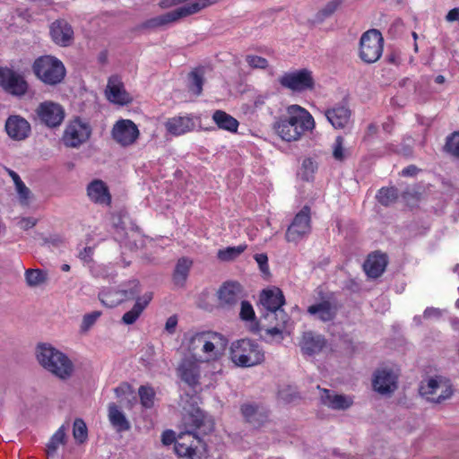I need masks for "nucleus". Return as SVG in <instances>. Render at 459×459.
I'll list each match as a JSON object with an SVG mask.
<instances>
[{
    "label": "nucleus",
    "mask_w": 459,
    "mask_h": 459,
    "mask_svg": "<svg viewBox=\"0 0 459 459\" xmlns=\"http://www.w3.org/2000/svg\"><path fill=\"white\" fill-rule=\"evenodd\" d=\"M185 431L180 432L175 441L174 450L180 457L193 459L199 453L200 446L205 450L202 440L204 435L212 430V423L206 420L200 410L184 418Z\"/></svg>",
    "instance_id": "obj_1"
},
{
    "label": "nucleus",
    "mask_w": 459,
    "mask_h": 459,
    "mask_svg": "<svg viewBox=\"0 0 459 459\" xmlns=\"http://www.w3.org/2000/svg\"><path fill=\"white\" fill-rule=\"evenodd\" d=\"M315 127V121L310 113L299 105L287 108V116L275 122L273 128L284 141H297L306 132Z\"/></svg>",
    "instance_id": "obj_2"
},
{
    "label": "nucleus",
    "mask_w": 459,
    "mask_h": 459,
    "mask_svg": "<svg viewBox=\"0 0 459 459\" xmlns=\"http://www.w3.org/2000/svg\"><path fill=\"white\" fill-rule=\"evenodd\" d=\"M36 356L39 363L59 379L67 380L74 372V365L68 356L51 344H39Z\"/></svg>",
    "instance_id": "obj_3"
},
{
    "label": "nucleus",
    "mask_w": 459,
    "mask_h": 459,
    "mask_svg": "<svg viewBox=\"0 0 459 459\" xmlns=\"http://www.w3.org/2000/svg\"><path fill=\"white\" fill-rule=\"evenodd\" d=\"M230 358L238 367L251 368L264 361V351L257 342L244 338L231 343Z\"/></svg>",
    "instance_id": "obj_4"
},
{
    "label": "nucleus",
    "mask_w": 459,
    "mask_h": 459,
    "mask_svg": "<svg viewBox=\"0 0 459 459\" xmlns=\"http://www.w3.org/2000/svg\"><path fill=\"white\" fill-rule=\"evenodd\" d=\"M228 340L221 333L212 331H203L194 333L188 342V351L195 356L201 351L208 359H216L225 350Z\"/></svg>",
    "instance_id": "obj_5"
},
{
    "label": "nucleus",
    "mask_w": 459,
    "mask_h": 459,
    "mask_svg": "<svg viewBox=\"0 0 459 459\" xmlns=\"http://www.w3.org/2000/svg\"><path fill=\"white\" fill-rule=\"evenodd\" d=\"M215 3V0H198L164 14L151 18L139 25L141 30H155L169 23L178 21L181 18L199 13L204 8Z\"/></svg>",
    "instance_id": "obj_6"
},
{
    "label": "nucleus",
    "mask_w": 459,
    "mask_h": 459,
    "mask_svg": "<svg viewBox=\"0 0 459 459\" xmlns=\"http://www.w3.org/2000/svg\"><path fill=\"white\" fill-rule=\"evenodd\" d=\"M32 69L36 76L48 85L60 83L65 76V68L63 63L50 56L37 58Z\"/></svg>",
    "instance_id": "obj_7"
},
{
    "label": "nucleus",
    "mask_w": 459,
    "mask_h": 459,
    "mask_svg": "<svg viewBox=\"0 0 459 459\" xmlns=\"http://www.w3.org/2000/svg\"><path fill=\"white\" fill-rule=\"evenodd\" d=\"M384 39L376 29L364 32L359 41V57L368 64L377 62L382 56Z\"/></svg>",
    "instance_id": "obj_8"
},
{
    "label": "nucleus",
    "mask_w": 459,
    "mask_h": 459,
    "mask_svg": "<svg viewBox=\"0 0 459 459\" xmlns=\"http://www.w3.org/2000/svg\"><path fill=\"white\" fill-rule=\"evenodd\" d=\"M420 393L431 403H442L452 396L453 390L446 380L436 377L429 378L426 384H421Z\"/></svg>",
    "instance_id": "obj_9"
},
{
    "label": "nucleus",
    "mask_w": 459,
    "mask_h": 459,
    "mask_svg": "<svg viewBox=\"0 0 459 459\" xmlns=\"http://www.w3.org/2000/svg\"><path fill=\"white\" fill-rule=\"evenodd\" d=\"M310 207L305 205L295 215L291 224L288 227L285 239L288 242L298 243L311 232Z\"/></svg>",
    "instance_id": "obj_10"
},
{
    "label": "nucleus",
    "mask_w": 459,
    "mask_h": 459,
    "mask_svg": "<svg viewBox=\"0 0 459 459\" xmlns=\"http://www.w3.org/2000/svg\"><path fill=\"white\" fill-rule=\"evenodd\" d=\"M91 134L90 125L80 118H75L67 125L62 140L65 146L77 148L87 142Z\"/></svg>",
    "instance_id": "obj_11"
},
{
    "label": "nucleus",
    "mask_w": 459,
    "mask_h": 459,
    "mask_svg": "<svg viewBox=\"0 0 459 459\" xmlns=\"http://www.w3.org/2000/svg\"><path fill=\"white\" fill-rule=\"evenodd\" d=\"M139 135L137 126L130 119L117 120L111 129L112 139L122 147L134 144Z\"/></svg>",
    "instance_id": "obj_12"
},
{
    "label": "nucleus",
    "mask_w": 459,
    "mask_h": 459,
    "mask_svg": "<svg viewBox=\"0 0 459 459\" xmlns=\"http://www.w3.org/2000/svg\"><path fill=\"white\" fill-rule=\"evenodd\" d=\"M36 114L41 124L50 128L59 126L65 118L63 107L53 101L40 103L36 108Z\"/></svg>",
    "instance_id": "obj_13"
},
{
    "label": "nucleus",
    "mask_w": 459,
    "mask_h": 459,
    "mask_svg": "<svg viewBox=\"0 0 459 459\" xmlns=\"http://www.w3.org/2000/svg\"><path fill=\"white\" fill-rule=\"evenodd\" d=\"M281 86L294 91H304L314 87L312 74L307 69L287 73L280 78Z\"/></svg>",
    "instance_id": "obj_14"
},
{
    "label": "nucleus",
    "mask_w": 459,
    "mask_h": 459,
    "mask_svg": "<svg viewBox=\"0 0 459 459\" xmlns=\"http://www.w3.org/2000/svg\"><path fill=\"white\" fill-rule=\"evenodd\" d=\"M0 84L9 93L22 96L28 90L23 76L8 67H0Z\"/></svg>",
    "instance_id": "obj_15"
},
{
    "label": "nucleus",
    "mask_w": 459,
    "mask_h": 459,
    "mask_svg": "<svg viewBox=\"0 0 459 459\" xmlns=\"http://www.w3.org/2000/svg\"><path fill=\"white\" fill-rule=\"evenodd\" d=\"M182 381L195 387L199 384L201 376L200 361L194 355L184 357L177 368Z\"/></svg>",
    "instance_id": "obj_16"
},
{
    "label": "nucleus",
    "mask_w": 459,
    "mask_h": 459,
    "mask_svg": "<svg viewBox=\"0 0 459 459\" xmlns=\"http://www.w3.org/2000/svg\"><path fill=\"white\" fill-rule=\"evenodd\" d=\"M373 387L379 394H391L397 388V377L392 369H378L375 373Z\"/></svg>",
    "instance_id": "obj_17"
},
{
    "label": "nucleus",
    "mask_w": 459,
    "mask_h": 459,
    "mask_svg": "<svg viewBox=\"0 0 459 459\" xmlns=\"http://www.w3.org/2000/svg\"><path fill=\"white\" fill-rule=\"evenodd\" d=\"M4 127L7 134L16 141L26 139L30 133V123L21 116H10L5 121Z\"/></svg>",
    "instance_id": "obj_18"
},
{
    "label": "nucleus",
    "mask_w": 459,
    "mask_h": 459,
    "mask_svg": "<svg viewBox=\"0 0 459 459\" xmlns=\"http://www.w3.org/2000/svg\"><path fill=\"white\" fill-rule=\"evenodd\" d=\"M241 285L237 281H227L219 289V304L223 307H231L241 299Z\"/></svg>",
    "instance_id": "obj_19"
},
{
    "label": "nucleus",
    "mask_w": 459,
    "mask_h": 459,
    "mask_svg": "<svg viewBox=\"0 0 459 459\" xmlns=\"http://www.w3.org/2000/svg\"><path fill=\"white\" fill-rule=\"evenodd\" d=\"M52 39L59 46L68 47L74 40V30L65 20L54 22L50 28Z\"/></svg>",
    "instance_id": "obj_20"
},
{
    "label": "nucleus",
    "mask_w": 459,
    "mask_h": 459,
    "mask_svg": "<svg viewBox=\"0 0 459 459\" xmlns=\"http://www.w3.org/2000/svg\"><path fill=\"white\" fill-rule=\"evenodd\" d=\"M106 94L108 100L119 105H126L132 101V98L126 91L122 82L115 75L108 79Z\"/></svg>",
    "instance_id": "obj_21"
},
{
    "label": "nucleus",
    "mask_w": 459,
    "mask_h": 459,
    "mask_svg": "<svg viewBox=\"0 0 459 459\" xmlns=\"http://www.w3.org/2000/svg\"><path fill=\"white\" fill-rule=\"evenodd\" d=\"M327 120L334 128L342 129L350 121L351 110L345 103H339L325 111Z\"/></svg>",
    "instance_id": "obj_22"
},
{
    "label": "nucleus",
    "mask_w": 459,
    "mask_h": 459,
    "mask_svg": "<svg viewBox=\"0 0 459 459\" xmlns=\"http://www.w3.org/2000/svg\"><path fill=\"white\" fill-rule=\"evenodd\" d=\"M87 195L91 201L102 205H109L111 195L107 185L100 179L91 181L87 186Z\"/></svg>",
    "instance_id": "obj_23"
},
{
    "label": "nucleus",
    "mask_w": 459,
    "mask_h": 459,
    "mask_svg": "<svg viewBox=\"0 0 459 459\" xmlns=\"http://www.w3.org/2000/svg\"><path fill=\"white\" fill-rule=\"evenodd\" d=\"M152 298V292H146L142 297H138L135 300L134 307L129 311L126 312L123 315L121 322L126 325L134 324L138 320L143 310L148 307Z\"/></svg>",
    "instance_id": "obj_24"
},
{
    "label": "nucleus",
    "mask_w": 459,
    "mask_h": 459,
    "mask_svg": "<svg viewBox=\"0 0 459 459\" xmlns=\"http://www.w3.org/2000/svg\"><path fill=\"white\" fill-rule=\"evenodd\" d=\"M307 313L322 322H329L335 318L337 307L330 300H323L309 306Z\"/></svg>",
    "instance_id": "obj_25"
},
{
    "label": "nucleus",
    "mask_w": 459,
    "mask_h": 459,
    "mask_svg": "<svg viewBox=\"0 0 459 459\" xmlns=\"http://www.w3.org/2000/svg\"><path fill=\"white\" fill-rule=\"evenodd\" d=\"M260 302L266 310L265 312H272L281 307L285 303V299L282 291L279 288L273 287L262 291Z\"/></svg>",
    "instance_id": "obj_26"
},
{
    "label": "nucleus",
    "mask_w": 459,
    "mask_h": 459,
    "mask_svg": "<svg viewBox=\"0 0 459 459\" xmlns=\"http://www.w3.org/2000/svg\"><path fill=\"white\" fill-rule=\"evenodd\" d=\"M321 401L325 405L333 410H346L353 403L351 397L335 394L328 389L321 390Z\"/></svg>",
    "instance_id": "obj_27"
},
{
    "label": "nucleus",
    "mask_w": 459,
    "mask_h": 459,
    "mask_svg": "<svg viewBox=\"0 0 459 459\" xmlns=\"http://www.w3.org/2000/svg\"><path fill=\"white\" fill-rule=\"evenodd\" d=\"M241 413L246 421L252 425L254 428L261 427L268 418L265 411L254 403H244L240 407Z\"/></svg>",
    "instance_id": "obj_28"
},
{
    "label": "nucleus",
    "mask_w": 459,
    "mask_h": 459,
    "mask_svg": "<svg viewBox=\"0 0 459 459\" xmlns=\"http://www.w3.org/2000/svg\"><path fill=\"white\" fill-rule=\"evenodd\" d=\"M326 341L323 335L316 334L312 332H307L303 334L300 343L303 353L307 355H314L322 351L325 347Z\"/></svg>",
    "instance_id": "obj_29"
},
{
    "label": "nucleus",
    "mask_w": 459,
    "mask_h": 459,
    "mask_svg": "<svg viewBox=\"0 0 459 459\" xmlns=\"http://www.w3.org/2000/svg\"><path fill=\"white\" fill-rule=\"evenodd\" d=\"M387 264V258L383 254L369 255L364 263V270L371 278L379 277L385 271Z\"/></svg>",
    "instance_id": "obj_30"
},
{
    "label": "nucleus",
    "mask_w": 459,
    "mask_h": 459,
    "mask_svg": "<svg viewBox=\"0 0 459 459\" xmlns=\"http://www.w3.org/2000/svg\"><path fill=\"white\" fill-rule=\"evenodd\" d=\"M108 417L112 427L117 432L128 431L131 429V423L126 419L125 413L115 403H110L108 406Z\"/></svg>",
    "instance_id": "obj_31"
},
{
    "label": "nucleus",
    "mask_w": 459,
    "mask_h": 459,
    "mask_svg": "<svg viewBox=\"0 0 459 459\" xmlns=\"http://www.w3.org/2000/svg\"><path fill=\"white\" fill-rule=\"evenodd\" d=\"M193 261L187 257H181L178 260L174 273L173 282L178 287H183L188 277Z\"/></svg>",
    "instance_id": "obj_32"
},
{
    "label": "nucleus",
    "mask_w": 459,
    "mask_h": 459,
    "mask_svg": "<svg viewBox=\"0 0 459 459\" xmlns=\"http://www.w3.org/2000/svg\"><path fill=\"white\" fill-rule=\"evenodd\" d=\"M193 124L191 119L186 117H176L169 119L166 129L173 135H180L191 130Z\"/></svg>",
    "instance_id": "obj_33"
},
{
    "label": "nucleus",
    "mask_w": 459,
    "mask_h": 459,
    "mask_svg": "<svg viewBox=\"0 0 459 459\" xmlns=\"http://www.w3.org/2000/svg\"><path fill=\"white\" fill-rule=\"evenodd\" d=\"M212 119L221 129L228 130L230 132H237L238 130V120L222 110H216L212 115Z\"/></svg>",
    "instance_id": "obj_34"
},
{
    "label": "nucleus",
    "mask_w": 459,
    "mask_h": 459,
    "mask_svg": "<svg viewBox=\"0 0 459 459\" xmlns=\"http://www.w3.org/2000/svg\"><path fill=\"white\" fill-rule=\"evenodd\" d=\"M204 83V73L202 68H195L188 74L187 88L189 91L199 96L203 91Z\"/></svg>",
    "instance_id": "obj_35"
},
{
    "label": "nucleus",
    "mask_w": 459,
    "mask_h": 459,
    "mask_svg": "<svg viewBox=\"0 0 459 459\" xmlns=\"http://www.w3.org/2000/svg\"><path fill=\"white\" fill-rule=\"evenodd\" d=\"M264 317L270 325H278L283 328H289L290 324V317L281 307L272 312H265Z\"/></svg>",
    "instance_id": "obj_36"
},
{
    "label": "nucleus",
    "mask_w": 459,
    "mask_h": 459,
    "mask_svg": "<svg viewBox=\"0 0 459 459\" xmlns=\"http://www.w3.org/2000/svg\"><path fill=\"white\" fill-rule=\"evenodd\" d=\"M121 303L125 300L136 299L141 292L140 283L136 280L130 281L124 288L117 290Z\"/></svg>",
    "instance_id": "obj_37"
},
{
    "label": "nucleus",
    "mask_w": 459,
    "mask_h": 459,
    "mask_svg": "<svg viewBox=\"0 0 459 459\" xmlns=\"http://www.w3.org/2000/svg\"><path fill=\"white\" fill-rule=\"evenodd\" d=\"M399 196L397 188L394 186L382 187L377 192L376 198L378 203L384 206H389L394 204Z\"/></svg>",
    "instance_id": "obj_38"
},
{
    "label": "nucleus",
    "mask_w": 459,
    "mask_h": 459,
    "mask_svg": "<svg viewBox=\"0 0 459 459\" xmlns=\"http://www.w3.org/2000/svg\"><path fill=\"white\" fill-rule=\"evenodd\" d=\"M25 281L29 287H39L46 282L47 274L39 269H28L25 271Z\"/></svg>",
    "instance_id": "obj_39"
},
{
    "label": "nucleus",
    "mask_w": 459,
    "mask_h": 459,
    "mask_svg": "<svg viewBox=\"0 0 459 459\" xmlns=\"http://www.w3.org/2000/svg\"><path fill=\"white\" fill-rule=\"evenodd\" d=\"M140 403L145 409H151L154 406L155 391L150 385H141L138 389Z\"/></svg>",
    "instance_id": "obj_40"
},
{
    "label": "nucleus",
    "mask_w": 459,
    "mask_h": 459,
    "mask_svg": "<svg viewBox=\"0 0 459 459\" xmlns=\"http://www.w3.org/2000/svg\"><path fill=\"white\" fill-rule=\"evenodd\" d=\"M65 440V429L61 426L56 432L51 437L49 442L47 444L48 456H53L60 444H64Z\"/></svg>",
    "instance_id": "obj_41"
},
{
    "label": "nucleus",
    "mask_w": 459,
    "mask_h": 459,
    "mask_svg": "<svg viewBox=\"0 0 459 459\" xmlns=\"http://www.w3.org/2000/svg\"><path fill=\"white\" fill-rule=\"evenodd\" d=\"M341 0H332L322 7L316 14V21L323 22L325 19L332 16L341 5Z\"/></svg>",
    "instance_id": "obj_42"
},
{
    "label": "nucleus",
    "mask_w": 459,
    "mask_h": 459,
    "mask_svg": "<svg viewBox=\"0 0 459 459\" xmlns=\"http://www.w3.org/2000/svg\"><path fill=\"white\" fill-rule=\"evenodd\" d=\"M8 173L13 180L21 202L25 203L30 197V189L25 186V184L22 182L20 176L16 172L9 169Z\"/></svg>",
    "instance_id": "obj_43"
},
{
    "label": "nucleus",
    "mask_w": 459,
    "mask_h": 459,
    "mask_svg": "<svg viewBox=\"0 0 459 459\" xmlns=\"http://www.w3.org/2000/svg\"><path fill=\"white\" fill-rule=\"evenodd\" d=\"M100 299L108 307H114L121 303L117 289H109L100 293Z\"/></svg>",
    "instance_id": "obj_44"
},
{
    "label": "nucleus",
    "mask_w": 459,
    "mask_h": 459,
    "mask_svg": "<svg viewBox=\"0 0 459 459\" xmlns=\"http://www.w3.org/2000/svg\"><path fill=\"white\" fill-rule=\"evenodd\" d=\"M246 247V245H239L238 247H229L225 249L219 250L218 258L221 261L233 260L242 254Z\"/></svg>",
    "instance_id": "obj_45"
},
{
    "label": "nucleus",
    "mask_w": 459,
    "mask_h": 459,
    "mask_svg": "<svg viewBox=\"0 0 459 459\" xmlns=\"http://www.w3.org/2000/svg\"><path fill=\"white\" fill-rule=\"evenodd\" d=\"M73 435L74 439L82 444L88 437V430L85 422L82 419H76L74 422Z\"/></svg>",
    "instance_id": "obj_46"
},
{
    "label": "nucleus",
    "mask_w": 459,
    "mask_h": 459,
    "mask_svg": "<svg viewBox=\"0 0 459 459\" xmlns=\"http://www.w3.org/2000/svg\"><path fill=\"white\" fill-rule=\"evenodd\" d=\"M344 139L337 136L333 144V157L335 160L343 161L349 155V151L343 146Z\"/></svg>",
    "instance_id": "obj_47"
},
{
    "label": "nucleus",
    "mask_w": 459,
    "mask_h": 459,
    "mask_svg": "<svg viewBox=\"0 0 459 459\" xmlns=\"http://www.w3.org/2000/svg\"><path fill=\"white\" fill-rule=\"evenodd\" d=\"M445 150L452 156L459 158V131L454 132L446 138Z\"/></svg>",
    "instance_id": "obj_48"
},
{
    "label": "nucleus",
    "mask_w": 459,
    "mask_h": 459,
    "mask_svg": "<svg viewBox=\"0 0 459 459\" xmlns=\"http://www.w3.org/2000/svg\"><path fill=\"white\" fill-rule=\"evenodd\" d=\"M317 169L316 163L310 158H306L302 162V178L309 181Z\"/></svg>",
    "instance_id": "obj_49"
},
{
    "label": "nucleus",
    "mask_w": 459,
    "mask_h": 459,
    "mask_svg": "<svg viewBox=\"0 0 459 459\" xmlns=\"http://www.w3.org/2000/svg\"><path fill=\"white\" fill-rule=\"evenodd\" d=\"M100 315L101 313L100 311H93L84 315L81 325V330L82 332H87L95 324Z\"/></svg>",
    "instance_id": "obj_50"
},
{
    "label": "nucleus",
    "mask_w": 459,
    "mask_h": 459,
    "mask_svg": "<svg viewBox=\"0 0 459 459\" xmlns=\"http://www.w3.org/2000/svg\"><path fill=\"white\" fill-rule=\"evenodd\" d=\"M246 61L253 68L265 69L268 66V61L258 56L248 55Z\"/></svg>",
    "instance_id": "obj_51"
},
{
    "label": "nucleus",
    "mask_w": 459,
    "mask_h": 459,
    "mask_svg": "<svg viewBox=\"0 0 459 459\" xmlns=\"http://www.w3.org/2000/svg\"><path fill=\"white\" fill-rule=\"evenodd\" d=\"M240 318L246 321L254 319L255 312L253 307L248 301L241 302V309H240Z\"/></svg>",
    "instance_id": "obj_52"
},
{
    "label": "nucleus",
    "mask_w": 459,
    "mask_h": 459,
    "mask_svg": "<svg viewBox=\"0 0 459 459\" xmlns=\"http://www.w3.org/2000/svg\"><path fill=\"white\" fill-rule=\"evenodd\" d=\"M255 260L264 274H269L268 257L265 254H256Z\"/></svg>",
    "instance_id": "obj_53"
},
{
    "label": "nucleus",
    "mask_w": 459,
    "mask_h": 459,
    "mask_svg": "<svg viewBox=\"0 0 459 459\" xmlns=\"http://www.w3.org/2000/svg\"><path fill=\"white\" fill-rule=\"evenodd\" d=\"M177 325H178V317H177V316H175V315L171 316L166 321L165 330L169 333L172 334L176 331Z\"/></svg>",
    "instance_id": "obj_54"
},
{
    "label": "nucleus",
    "mask_w": 459,
    "mask_h": 459,
    "mask_svg": "<svg viewBox=\"0 0 459 459\" xmlns=\"http://www.w3.org/2000/svg\"><path fill=\"white\" fill-rule=\"evenodd\" d=\"M442 316V310L436 307H427L423 313V316L426 319L432 317L439 318Z\"/></svg>",
    "instance_id": "obj_55"
},
{
    "label": "nucleus",
    "mask_w": 459,
    "mask_h": 459,
    "mask_svg": "<svg viewBox=\"0 0 459 459\" xmlns=\"http://www.w3.org/2000/svg\"><path fill=\"white\" fill-rule=\"evenodd\" d=\"M177 440L175 437V433L172 430H166L162 433L161 436V441L164 445L168 446L172 443L175 444V441Z\"/></svg>",
    "instance_id": "obj_56"
},
{
    "label": "nucleus",
    "mask_w": 459,
    "mask_h": 459,
    "mask_svg": "<svg viewBox=\"0 0 459 459\" xmlns=\"http://www.w3.org/2000/svg\"><path fill=\"white\" fill-rule=\"evenodd\" d=\"M288 328L281 327L278 325H272L271 327L266 329V333L271 336L281 335L283 332L287 331Z\"/></svg>",
    "instance_id": "obj_57"
},
{
    "label": "nucleus",
    "mask_w": 459,
    "mask_h": 459,
    "mask_svg": "<svg viewBox=\"0 0 459 459\" xmlns=\"http://www.w3.org/2000/svg\"><path fill=\"white\" fill-rule=\"evenodd\" d=\"M20 227L23 230H29L32 227H34L37 223V221L34 218H22L20 221Z\"/></svg>",
    "instance_id": "obj_58"
},
{
    "label": "nucleus",
    "mask_w": 459,
    "mask_h": 459,
    "mask_svg": "<svg viewBox=\"0 0 459 459\" xmlns=\"http://www.w3.org/2000/svg\"><path fill=\"white\" fill-rule=\"evenodd\" d=\"M92 255H93V247H86L83 248L82 251L80 252L79 257L85 262H90L91 260Z\"/></svg>",
    "instance_id": "obj_59"
},
{
    "label": "nucleus",
    "mask_w": 459,
    "mask_h": 459,
    "mask_svg": "<svg viewBox=\"0 0 459 459\" xmlns=\"http://www.w3.org/2000/svg\"><path fill=\"white\" fill-rule=\"evenodd\" d=\"M446 19L448 22H455L459 20V9L454 8L448 12V13L446 16Z\"/></svg>",
    "instance_id": "obj_60"
},
{
    "label": "nucleus",
    "mask_w": 459,
    "mask_h": 459,
    "mask_svg": "<svg viewBox=\"0 0 459 459\" xmlns=\"http://www.w3.org/2000/svg\"><path fill=\"white\" fill-rule=\"evenodd\" d=\"M418 172V168L414 165H410L404 168L402 171L403 176H414Z\"/></svg>",
    "instance_id": "obj_61"
},
{
    "label": "nucleus",
    "mask_w": 459,
    "mask_h": 459,
    "mask_svg": "<svg viewBox=\"0 0 459 459\" xmlns=\"http://www.w3.org/2000/svg\"><path fill=\"white\" fill-rule=\"evenodd\" d=\"M130 385H120V386H117V388H115V393L117 394V397L125 394L126 393V391H129L130 390Z\"/></svg>",
    "instance_id": "obj_62"
},
{
    "label": "nucleus",
    "mask_w": 459,
    "mask_h": 459,
    "mask_svg": "<svg viewBox=\"0 0 459 459\" xmlns=\"http://www.w3.org/2000/svg\"><path fill=\"white\" fill-rule=\"evenodd\" d=\"M394 123L392 120H388L382 125L384 131L391 133L393 130Z\"/></svg>",
    "instance_id": "obj_63"
},
{
    "label": "nucleus",
    "mask_w": 459,
    "mask_h": 459,
    "mask_svg": "<svg viewBox=\"0 0 459 459\" xmlns=\"http://www.w3.org/2000/svg\"><path fill=\"white\" fill-rule=\"evenodd\" d=\"M368 131L369 134H376L377 131V126L375 124H370L368 126Z\"/></svg>",
    "instance_id": "obj_64"
}]
</instances>
